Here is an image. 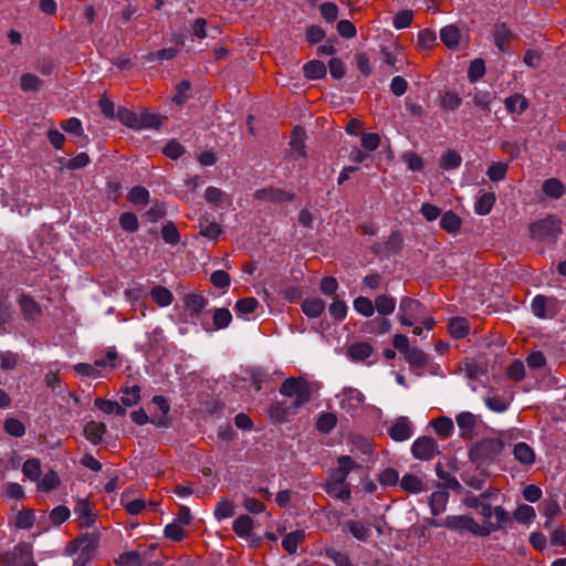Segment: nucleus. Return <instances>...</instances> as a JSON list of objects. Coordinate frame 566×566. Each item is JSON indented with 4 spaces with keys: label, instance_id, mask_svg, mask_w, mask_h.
<instances>
[{
    "label": "nucleus",
    "instance_id": "nucleus-1",
    "mask_svg": "<svg viewBox=\"0 0 566 566\" xmlns=\"http://www.w3.org/2000/svg\"><path fill=\"white\" fill-rule=\"evenodd\" d=\"M504 442L500 438H484L469 450L471 462L482 465L493 462L503 451Z\"/></svg>",
    "mask_w": 566,
    "mask_h": 566
},
{
    "label": "nucleus",
    "instance_id": "nucleus-2",
    "mask_svg": "<svg viewBox=\"0 0 566 566\" xmlns=\"http://www.w3.org/2000/svg\"><path fill=\"white\" fill-rule=\"evenodd\" d=\"M280 394L285 397H295L292 403H294L296 408H301L312 398L311 385L301 377H290L285 379L280 387Z\"/></svg>",
    "mask_w": 566,
    "mask_h": 566
},
{
    "label": "nucleus",
    "instance_id": "nucleus-3",
    "mask_svg": "<svg viewBox=\"0 0 566 566\" xmlns=\"http://www.w3.org/2000/svg\"><path fill=\"white\" fill-rule=\"evenodd\" d=\"M560 223L562 221L557 216L549 214L530 226V235L532 239L539 241L556 240L562 233Z\"/></svg>",
    "mask_w": 566,
    "mask_h": 566
},
{
    "label": "nucleus",
    "instance_id": "nucleus-4",
    "mask_svg": "<svg viewBox=\"0 0 566 566\" xmlns=\"http://www.w3.org/2000/svg\"><path fill=\"white\" fill-rule=\"evenodd\" d=\"M444 527L459 533L467 532L474 536H488L486 528L469 515H448L444 518Z\"/></svg>",
    "mask_w": 566,
    "mask_h": 566
},
{
    "label": "nucleus",
    "instance_id": "nucleus-5",
    "mask_svg": "<svg viewBox=\"0 0 566 566\" xmlns=\"http://www.w3.org/2000/svg\"><path fill=\"white\" fill-rule=\"evenodd\" d=\"M422 305L418 300L405 296L399 303L398 319L403 326H412L413 319L421 314Z\"/></svg>",
    "mask_w": 566,
    "mask_h": 566
},
{
    "label": "nucleus",
    "instance_id": "nucleus-6",
    "mask_svg": "<svg viewBox=\"0 0 566 566\" xmlns=\"http://www.w3.org/2000/svg\"><path fill=\"white\" fill-rule=\"evenodd\" d=\"M412 455L416 459L427 461L439 454V447L437 441L431 437L418 438L411 447Z\"/></svg>",
    "mask_w": 566,
    "mask_h": 566
},
{
    "label": "nucleus",
    "instance_id": "nucleus-7",
    "mask_svg": "<svg viewBox=\"0 0 566 566\" xmlns=\"http://www.w3.org/2000/svg\"><path fill=\"white\" fill-rule=\"evenodd\" d=\"M98 542L99 537L96 534H85L76 538L73 544L77 545L81 553L75 562H78V565L85 566L97 548Z\"/></svg>",
    "mask_w": 566,
    "mask_h": 566
},
{
    "label": "nucleus",
    "instance_id": "nucleus-8",
    "mask_svg": "<svg viewBox=\"0 0 566 566\" xmlns=\"http://www.w3.org/2000/svg\"><path fill=\"white\" fill-rule=\"evenodd\" d=\"M253 197L256 200L268 201L272 203H283L287 201H293L295 199V193L286 191L281 188H262L254 192Z\"/></svg>",
    "mask_w": 566,
    "mask_h": 566
},
{
    "label": "nucleus",
    "instance_id": "nucleus-9",
    "mask_svg": "<svg viewBox=\"0 0 566 566\" xmlns=\"http://www.w3.org/2000/svg\"><path fill=\"white\" fill-rule=\"evenodd\" d=\"M338 467L329 472V478L326 482L332 483H346L347 476L350 471L356 468V463L349 455H342L337 460Z\"/></svg>",
    "mask_w": 566,
    "mask_h": 566
},
{
    "label": "nucleus",
    "instance_id": "nucleus-10",
    "mask_svg": "<svg viewBox=\"0 0 566 566\" xmlns=\"http://www.w3.org/2000/svg\"><path fill=\"white\" fill-rule=\"evenodd\" d=\"M457 423L460 429V437L464 440H472L474 437V429L478 424V416L469 411L460 412L457 416Z\"/></svg>",
    "mask_w": 566,
    "mask_h": 566
},
{
    "label": "nucleus",
    "instance_id": "nucleus-11",
    "mask_svg": "<svg viewBox=\"0 0 566 566\" xmlns=\"http://www.w3.org/2000/svg\"><path fill=\"white\" fill-rule=\"evenodd\" d=\"M403 239L397 231L392 232L384 243L374 247L375 253L381 256H389L398 253L402 248Z\"/></svg>",
    "mask_w": 566,
    "mask_h": 566
},
{
    "label": "nucleus",
    "instance_id": "nucleus-12",
    "mask_svg": "<svg viewBox=\"0 0 566 566\" xmlns=\"http://www.w3.org/2000/svg\"><path fill=\"white\" fill-rule=\"evenodd\" d=\"M298 409L300 408H296L292 402L275 401L270 406L269 413L276 422H285L290 416L296 415Z\"/></svg>",
    "mask_w": 566,
    "mask_h": 566
},
{
    "label": "nucleus",
    "instance_id": "nucleus-13",
    "mask_svg": "<svg viewBox=\"0 0 566 566\" xmlns=\"http://www.w3.org/2000/svg\"><path fill=\"white\" fill-rule=\"evenodd\" d=\"M182 302L191 317H199L208 304V300L200 293H187L184 295Z\"/></svg>",
    "mask_w": 566,
    "mask_h": 566
},
{
    "label": "nucleus",
    "instance_id": "nucleus-14",
    "mask_svg": "<svg viewBox=\"0 0 566 566\" xmlns=\"http://www.w3.org/2000/svg\"><path fill=\"white\" fill-rule=\"evenodd\" d=\"M493 515L495 517V522L489 521L485 525H483V527H485L488 531V536L492 532L505 528L506 526H511L513 524L510 513L503 506H495Z\"/></svg>",
    "mask_w": 566,
    "mask_h": 566
},
{
    "label": "nucleus",
    "instance_id": "nucleus-15",
    "mask_svg": "<svg viewBox=\"0 0 566 566\" xmlns=\"http://www.w3.org/2000/svg\"><path fill=\"white\" fill-rule=\"evenodd\" d=\"M18 304L21 308L24 319L33 321L38 318L42 311L38 302H35L30 295L22 293L18 298Z\"/></svg>",
    "mask_w": 566,
    "mask_h": 566
},
{
    "label": "nucleus",
    "instance_id": "nucleus-16",
    "mask_svg": "<svg viewBox=\"0 0 566 566\" xmlns=\"http://www.w3.org/2000/svg\"><path fill=\"white\" fill-rule=\"evenodd\" d=\"M81 527H91L96 521V514L93 513L87 499L78 500L74 509Z\"/></svg>",
    "mask_w": 566,
    "mask_h": 566
},
{
    "label": "nucleus",
    "instance_id": "nucleus-17",
    "mask_svg": "<svg viewBox=\"0 0 566 566\" xmlns=\"http://www.w3.org/2000/svg\"><path fill=\"white\" fill-rule=\"evenodd\" d=\"M412 434V426L407 417H400L389 429V436L395 441H405Z\"/></svg>",
    "mask_w": 566,
    "mask_h": 566
},
{
    "label": "nucleus",
    "instance_id": "nucleus-18",
    "mask_svg": "<svg viewBox=\"0 0 566 566\" xmlns=\"http://www.w3.org/2000/svg\"><path fill=\"white\" fill-rule=\"evenodd\" d=\"M106 432V424L104 422L94 420L88 421L83 429L84 437L94 446H97L102 442Z\"/></svg>",
    "mask_w": 566,
    "mask_h": 566
},
{
    "label": "nucleus",
    "instance_id": "nucleus-19",
    "mask_svg": "<svg viewBox=\"0 0 566 566\" xmlns=\"http://www.w3.org/2000/svg\"><path fill=\"white\" fill-rule=\"evenodd\" d=\"M493 36L496 48L504 52L507 50L513 34L505 23H497L494 27Z\"/></svg>",
    "mask_w": 566,
    "mask_h": 566
},
{
    "label": "nucleus",
    "instance_id": "nucleus-20",
    "mask_svg": "<svg viewBox=\"0 0 566 566\" xmlns=\"http://www.w3.org/2000/svg\"><path fill=\"white\" fill-rule=\"evenodd\" d=\"M324 490L329 496L344 502L349 501L352 497V491L347 483L338 484L326 482L324 485Z\"/></svg>",
    "mask_w": 566,
    "mask_h": 566
},
{
    "label": "nucleus",
    "instance_id": "nucleus-21",
    "mask_svg": "<svg viewBox=\"0 0 566 566\" xmlns=\"http://www.w3.org/2000/svg\"><path fill=\"white\" fill-rule=\"evenodd\" d=\"M212 321H213V328H211L209 325L202 324V326L206 331L209 332L211 329L227 328L232 321V314L226 307L216 308L213 312V315H212Z\"/></svg>",
    "mask_w": 566,
    "mask_h": 566
},
{
    "label": "nucleus",
    "instance_id": "nucleus-22",
    "mask_svg": "<svg viewBox=\"0 0 566 566\" xmlns=\"http://www.w3.org/2000/svg\"><path fill=\"white\" fill-rule=\"evenodd\" d=\"M305 531L296 530L291 533H287L282 539V547L289 554H295L297 551V546L305 541Z\"/></svg>",
    "mask_w": 566,
    "mask_h": 566
},
{
    "label": "nucleus",
    "instance_id": "nucleus-23",
    "mask_svg": "<svg viewBox=\"0 0 566 566\" xmlns=\"http://www.w3.org/2000/svg\"><path fill=\"white\" fill-rule=\"evenodd\" d=\"M304 76L308 80H321L326 76V65L319 60H312L303 66Z\"/></svg>",
    "mask_w": 566,
    "mask_h": 566
},
{
    "label": "nucleus",
    "instance_id": "nucleus-24",
    "mask_svg": "<svg viewBox=\"0 0 566 566\" xmlns=\"http://www.w3.org/2000/svg\"><path fill=\"white\" fill-rule=\"evenodd\" d=\"M513 454L515 460L522 464H533L535 461L534 450L525 442H518L514 446Z\"/></svg>",
    "mask_w": 566,
    "mask_h": 566
},
{
    "label": "nucleus",
    "instance_id": "nucleus-25",
    "mask_svg": "<svg viewBox=\"0 0 566 566\" xmlns=\"http://www.w3.org/2000/svg\"><path fill=\"white\" fill-rule=\"evenodd\" d=\"M199 229L200 235L209 240H216L222 233L220 224L216 221H210L207 217H201L199 219Z\"/></svg>",
    "mask_w": 566,
    "mask_h": 566
},
{
    "label": "nucleus",
    "instance_id": "nucleus-26",
    "mask_svg": "<svg viewBox=\"0 0 566 566\" xmlns=\"http://www.w3.org/2000/svg\"><path fill=\"white\" fill-rule=\"evenodd\" d=\"M449 501V493L444 490L433 492L429 499V505L432 515H439L444 512L447 503Z\"/></svg>",
    "mask_w": 566,
    "mask_h": 566
},
{
    "label": "nucleus",
    "instance_id": "nucleus-27",
    "mask_svg": "<svg viewBox=\"0 0 566 566\" xmlns=\"http://www.w3.org/2000/svg\"><path fill=\"white\" fill-rule=\"evenodd\" d=\"M304 139L305 130L301 126H295L292 130L290 146L296 153L297 157L302 158H306L307 156Z\"/></svg>",
    "mask_w": 566,
    "mask_h": 566
},
{
    "label": "nucleus",
    "instance_id": "nucleus-28",
    "mask_svg": "<svg viewBox=\"0 0 566 566\" xmlns=\"http://www.w3.org/2000/svg\"><path fill=\"white\" fill-rule=\"evenodd\" d=\"M448 331L453 338H463L469 334V322L464 317H453L449 321Z\"/></svg>",
    "mask_w": 566,
    "mask_h": 566
},
{
    "label": "nucleus",
    "instance_id": "nucleus-29",
    "mask_svg": "<svg viewBox=\"0 0 566 566\" xmlns=\"http://www.w3.org/2000/svg\"><path fill=\"white\" fill-rule=\"evenodd\" d=\"M460 30L458 27L450 24L441 29L440 40L449 49H455L460 41Z\"/></svg>",
    "mask_w": 566,
    "mask_h": 566
},
{
    "label": "nucleus",
    "instance_id": "nucleus-30",
    "mask_svg": "<svg viewBox=\"0 0 566 566\" xmlns=\"http://www.w3.org/2000/svg\"><path fill=\"white\" fill-rule=\"evenodd\" d=\"M303 313L310 318L319 317L325 311V303L323 300L314 297L307 298L302 303Z\"/></svg>",
    "mask_w": 566,
    "mask_h": 566
},
{
    "label": "nucleus",
    "instance_id": "nucleus-31",
    "mask_svg": "<svg viewBox=\"0 0 566 566\" xmlns=\"http://www.w3.org/2000/svg\"><path fill=\"white\" fill-rule=\"evenodd\" d=\"M436 472L439 479L443 480L444 486L454 491L455 493L462 494L464 492V488L460 484V482L450 473L443 470V465L441 462L436 464Z\"/></svg>",
    "mask_w": 566,
    "mask_h": 566
},
{
    "label": "nucleus",
    "instance_id": "nucleus-32",
    "mask_svg": "<svg viewBox=\"0 0 566 566\" xmlns=\"http://www.w3.org/2000/svg\"><path fill=\"white\" fill-rule=\"evenodd\" d=\"M374 307L380 316L385 317L395 311L396 300L387 294L378 295L375 298Z\"/></svg>",
    "mask_w": 566,
    "mask_h": 566
},
{
    "label": "nucleus",
    "instance_id": "nucleus-33",
    "mask_svg": "<svg viewBox=\"0 0 566 566\" xmlns=\"http://www.w3.org/2000/svg\"><path fill=\"white\" fill-rule=\"evenodd\" d=\"M461 226H462L461 218L451 210L443 213L440 219V227L449 233L458 232L460 230Z\"/></svg>",
    "mask_w": 566,
    "mask_h": 566
},
{
    "label": "nucleus",
    "instance_id": "nucleus-34",
    "mask_svg": "<svg viewBox=\"0 0 566 566\" xmlns=\"http://www.w3.org/2000/svg\"><path fill=\"white\" fill-rule=\"evenodd\" d=\"M233 532L240 537L250 536L253 530V520L251 516L242 514L237 517L232 525Z\"/></svg>",
    "mask_w": 566,
    "mask_h": 566
},
{
    "label": "nucleus",
    "instance_id": "nucleus-35",
    "mask_svg": "<svg viewBox=\"0 0 566 566\" xmlns=\"http://www.w3.org/2000/svg\"><path fill=\"white\" fill-rule=\"evenodd\" d=\"M400 488L407 493H419L424 491L422 480L415 474H405L399 481Z\"/></svg>",
    "mask_w": 566,
    "mask_h": 566
},
{
    "label": "nucleus",
    "instance_id": "nucleus-36",
    "mask_svg": "<svg viewBox=\"0 0 566 566\" xmlns=\"http://www.w3.org/2000/svg\"><path fill=\"white\" fill-rule=\"evenodd\" d=\"M205 199L208 203L213 205L214 207H221L226 201L230 203L229 196L217 187H208L205 192Z\"/></svg>",
    "mask_w": 566,
    "mask_h": 566
},
{
    "label": "nucleus",
    "instance_id": "nucleus-37",
    "mask_svg": "<svg viewBox=\"0 0 566 566\" xmlns=\"http://www.w3.org/2000/svg\"><path fill=\"white\" fill-rule=\"evenodd\" d=\"M505 107L510 113L522 114L528 107L527 99L521 94H513L505 98Z\"/></svg>",
    "mask_w": 566,
    "mask_h": 566
},
{
    "label": "nucleus",
    "instance_id": "nucleus-38",
    "mask_svg": "<svg viewBox=\"0 0 566 566\" xmlns=\"http://www.w3.org/2000/svg\"><path fill=\"white\" fill-rule=\"evenodd\" d=\"M150 296L159 306H168L174 301L172 293L161 285L154 286L150 291Z\"/></svg>",
    "mask_w": 566,
    "mask_h": 566
},
{
    "label": "nucleus",
    "instance_id": "nucleus-39",
    "mask_svg": "<svg viewBox=\"0 0 566 566\" xmlns=\"http://www.w3.org/2000/svg\"><path fill=\"white\" fill-rule=\"evenodd\" d=\"M495 203V195L493 192H484L481 195L474 206V210L480 216L490 213Z\"/></svg>",
    "mask_w": 566,
    "mask_h": 566
},
{
    "label": "nucleus",
    "instance_id": "nucleus-40",
    "mask_svg": "<svg viewBox=\"0 0 566 566\" xmlns=\"http://www.w3.org/2000/svg\"><path fill=\"white\" fill-rule=\"evenodd\" d=\"M138 129L144 128H159L161 125V117L157 114L148 113L146 111L138 114L137 120Z\"/></svg>",
    "mask_w": 566,
    "mask_h": 566
},
{
    "label": "nucleus",
    "instance_id": "nucleus-41",
    "mask_svg": "<svg viewBox=\"0 0 566 566\" xmlns=\"http://www.w3.org/2000/svg\"><path fill=\"white\" fill-rule=\"evenodd\" d=\"M140 400V387L134 385L122 389L120 402L125 407H133Z\"/></svg>",
    "mask_w": 566,
    "mask_h": 566
},
{
    "label": "nucleus",
    "instance_id": "nucleus-42",
    "mask_svg": "<svg viewBox=\"0 0 566 566\" xmlns=\"http://www.w3.org/2000/svg\"><path fill=\"white\" fill-rule=\"evenodd\" d=\"M543 191L546 196L558 199L564 195L565 187L558 179L551 178L544 181Z\"/></svg>",
    "mask_w": 566,
    "mask_h": 566
},
{
    "label": "nucleus",
    "instance_id": "nucleus-43",
    "mask_svg": "<svg viewBox=\"0 0 566 566\" xmlns=\"http://www.w3.org/2000/svg\"><path fill=\"white\" fill-rule=\"evenodd\" d=\"M461 103V97L453 91H444L440 95V106L447 111H455Z\"/></svg>",
    "mask_w": 566,
    "mask_h": 566
},
{
    "label": "nucleus",
    "instance_id": "nucleus-44",
    "mask_svg": "<svg viewBox=\"0 0 566 566\" xmlns=\"http://www.w3.org/2000/svg\"><path fill=\"white\" fill-rule=\"evenodd\" d=\"M373 353V347L368 343H356L348 348V355L354 360H365Z\"/></svg>",
    "mask_w": 566,
    "mask_h": 566
},
{
    "label": "nucleus",
    "instance_id": "nucleus-45",
    "mask_svg": "<svg viewBox=\"0 0 566 566\" xmlns=\"http://www.w3.org/2000/svg\"><path fill=\"white\" fill-rule=\"evenodd\" d=\"M337 424V417L335 413H322L316 421V429L321 433H329Z\"/></svg>",
    "mask_w": 566,
    "mask_h": 566
},
{
    "label": "nucleus",
    "instance_id": "nucleus-46",
    "mask_svg": "<svg viewBox=\"0 0 566 566\" xmlns=\"http://www.w3.org/2000/svg\"><path fill=\"white\" fill-rule=\"evenodd\" d=\"M35 521V515L33 510H21L18 512L14 526L19 530H30Z\"/></svg>",
    "mask_w": 566,
    "mask_h": 566
},
{
    "label": "nucleus",
    "instance_id": "nucleus-47",
    "mask_svg": "<svg viewBox=\"0 0 566 566\" xmlns=\"http://www.w3.org/2000/svg\"><path fill=\"white\" fill-rule=\"evenodd\" d=\"M117 119L125 126L138 130V114L132 109L119 107L116 113Z\"/></svg>",
    "mask_w": 566,
    "mask_h": 566
},
{
    "label": "nucleus",
    "instance_id": "nucleus-48",
    "mask_svg": "<svg viewBox=\"0 0 566 566\" xmlns=\"http://www.w3.org/2000/svg\"><path fill=\"white\" fill-rule=\"evenodd\" d=\"M403 356L412 367L423 368L428 364V356L418 348H410Z\"/></svg>",
    "mask_w": 566,
    "mask_h": 566
},
{
    "label": "nucleus",
    "instance_id": "nucleus-49",
    "mask_svg": "<svg viewBox=\"0 0 566 566\" xmlns=\"http://www.w3.org/2000/svg\"><path fill=\"white\" fill-rule=\"evenodd\" d=\"M60 484V478L53 470L44 474V476L38 483V490L41 492H50L56 489Z\"/></svg>",
    "mask_w": 566,
    "mask_h": 566
},
{
    "label": "nucleus",
    "instance_id": "nucleus-50",
    "mask_svg": "<svg viewBox=\"0 0 566 566\" xmlns=\"http://www.w3.org/2000/svg\"><path fill=\"white\" fill-rule=\"evenodd\" d=\"M259 306L255 297H243L235 302L234 310L238 315H248L253 313Z\"/></svg>",
    "mask_w": 566,
    "mask_h": 566
},
{
    "label": "nucleus",
    "instance_id": "nucleus-51",
    "mask_svg": "<svg viewBox=\"0 0 566 566\" xmlns=\"http://www.w3.org/2000/svg\"><path fill=\"white\" fill-rule=\"evenodd\" d=\"M22 472L31 481H38L42 472L40 460L35 458L25 460L22 465Z\"/></svg>",
    "mask_w": 566,
    "mask_h": 566
},
{
    "label": "nucleus",
    "instance_id": "nucleus-52",
    "mask_svg": "<svg viewBox=\"0 0 566 566\" xmlns=\"http://www.w3.org/2000/svg\"><path fill=\"white\" fill-rule=\"evenodd\" d=\"M434 431L442 438H448L453 431V422L448 417H439L431 422Z\"/></svg>",
    "mask_w": 566,
    "mask_h": 566
},
{
    "label": "nucleus",
    "instance_id": "nucleus-53",
    "mask_svg": "<svg viewBox=\"0 0 566 566\" xmlns=\"http://www.w3.org/2000/svg\"><path fill=\"white\" fill-rule=\"evenodd\" d=\"M346 526L352 535L359 541H367L370 536L369 528L361 522L349 520L346 522Z\"/></svg>",
    "mask_w": 566,
    "mask_h": 566
},
{
    "label": "nucleus",
    "instance_id": "nucleus-54",
    "mask_svg": "<svg viewBox=\"0 0 566 566\" xmlns=\"http://www.w3.org/2000/svg\"><path fill=\"white\" fill-rule=\"evenodd\" d=\"M390 328H391V324H390L389 319H387L386 317H382V316H379L373 321H369L366 325L367 332L374 333V334H385V333H388L390 331Z\"/></svg>",
    "mask_w": 566,
    "mask_h": 566
},
{
    "label": "nucleus",
    "instance_id": "nucleus-55",
    "mask_svg": "<svg viewBox=\"0 0 566 566\" xmlns=\"http://www.w3.org/2000/svg\"><path fill=\"white\" fill-rule=\"evenodd\" d=\"M493 99V96L490 92L486 91H476L473 95V104L475 107H479L485 114L491 112L490 104Z\"/></svg>",
    "mask_w": 566,
    "mask_h": 566
},
{
    "label": "nucleus",
    "instance_id": "nucleus-56",
    "mask_svg": "<svg viewBox=\"0 0 566 566\" xmlns=\"http://www.w3.org/2000/svg\"><path fill=\"white\" fill-rule=\"evenodd\" d=\"M127 198L134 205H147L149 201V192L146 188L136 186L129 190Z\"/></svg>",
    "mask_w": 566,
    "mask_h": 566
},
{
    "label": "nucleus",
    "instance_id": "nucleus-57",
    "mask_svg": "<svg viewBox=\"0 0 566 566\" xmlns=\"http://www.w3.org/2000/svg\"><path fill=\"white\" fill-rule=\"evenodd\" d=\"M535 516L536 514L534 507L527 504L518 505L514 512V518L523 524L531 523Z\"/></svg>",
    "mask_w": 566,
    "mask_h": 566
},
{
    "label": "nucleus",
    "instance_id": "nucleus-58",
    "mask_svg": "<svg viewBox=\"0 0 566 566\" xmlns=\"http://www.w3.org/2000/svg\"><path fill=\"white\" fill-rule=\"evenodd\" d=\"M20 82L21 88L24 92H38L42 86V80L31 73L23 74Z\"/></svg>",
    "mask_w": 566,
    "mask_h": 566
},
{
    "label": "nucleus",
    "instance_id": "nucleus-59",
    "mask_svg": "<svg viewBox=\"0 0 566 566\" xmlns=\"http://www.w3.org/2000/svg\"><path fill=\"white\" fill-rule=\"evenodd\" d=\"M328 311L335 321H343L347 315V305L344 301L339 300L338 296H334Z\"/></svg>",
    "mask_w": 566,
    "mask_h": 566
},
{
    "label": "nucleus",
    "instance_id": "nucleus-60",
    "mask_svg": "<svg viewBox=\"0 0 566 566\" xmlns=\"http://www.w3.org/2000/svg\"><path fill=\"white\" fill-rule=\"evenodd\" d=\"M354 308L366 317H370L375 313L374 303L365 296H358L354 300Z\"/></svg>",
    "mask_w": 566,
    "mask_h": 566
},
{
    "label": "nucleus",
    "instance_id": "nucleus-61",
    "mask_svg": "<svg viewBox=\"0 0 566 566\" xmlns=\"http://www.w3.org/2000/svg\"><path fill=\"white\" fill-rule=\"evenodd\" d=\"M461 156L454 150H448L441 157L440 166L444 170L455 169L461 165Z\"/></svg>",
    "mask_w": 566,
    "mask_h": 566
},
{
    "label": "nucleus",
    "instance_id": "nucleus-62",
    "mask_svg": "<svg viewBox=\"0 0 566 566\" xmlns=\"http://www.w3.org/2000/svg\"><path fill=\"white\" fill-rule=\"evenodd\" d=\"M4 431L15 438L22 437L25 433V427L24 424L15 419V418H8L4 421Z\"/></svg>",
    "mask_w": 566,
    "mask_h": 566
},
{
    "label": "nucleus",
    "instance_id": "nucleus-63",
    "mask_svg": "<svg viewBox=\"0 0 566 566\" xmlns=\"http://www.w3.org/2000/svg\"><path fill=\"white\" fill-rule=\"evenodd\" d=\"M378 481L381 485L395 486L399 482V473L394 468H386L379 473Z\"/></svg>",
    "mask_w": 566,
    "mask_h": 566
},
{
    "label": "nucleus",
    "instance_id": "nucleus-64",
    "mask_svg": "<svg viewBox=\"0 0 566 566\" xmlns=\"http://www.w3.org/2000/svg\"><path fill=\"white\" fill-rule=\"evenodd\" d=\"M325 554L336 564V566H356L350 562L347 554L338 552L333 547L326 548Z\"/></svg>",
    "mask_w": 566,
    "mask_h": 566
}]
</instances>
